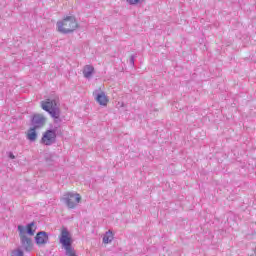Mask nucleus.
I'll return each instance as SVG.
<instances>
[{"label": "nucleus", "mask_w": 256, "mask_h": 256, "mask_svg": "<svg viewBox=\"0 0 256 256\" xmlns=\"http://www.w3.org/2000/svg\"><path fill=\"white\" fill-rule=\"evenodd\" d=\"M40 107L43 111H46L50 117L54 120L55 125L62 123L61 108H59V100L48 98L40 102Z\"/></svg>", "instance_id": "f257e3e1"}, {"label": "nucleus", "mask_w": 256, "mask_h": 256, "mask_svg": "<svg viewBox=\"0 0 256 256\" xmlns=\"http://www.w3.org/2000/svg\"><path fill=\"white\" fill-rule=\"evenodd\" d=\"M59 243L62 245V249H65L66 256H77L75 248H73V238L71 232L67 227H63L59 236Z\"/></svg>", "instance_id": "f03ea898"}, {"label": "nucleus", "mask_w": 256, "mask_h": 256, "mask_svg": "<svg viewBox=\"0 0 256 256\" xmlns=\"http://www.w3.org/2000/svg\"><path fill=\"white\" fill-rule=\"evenodd\" d=\"M57 27L59 33L69 35V33H73L75 29L79 28V24L77 23V18H75V16H65L62 21L57 22Z\"/></svg>", "instance_id": "7ed1b4c3"}, {"label": "nucleus", "mask_w": 256, "mask_h": 256, "mask_svg": "<svg viewBox=\"0 0 256 256\" xmlns=\"http://www.w3.org/2000/svg\"><path fill=\"white\" fill-rule=\"evenodd\" d=\"M50 129L46 130L42 138L40 140V143L42 145H46L47 147H50V145H54V143H57V135H63V132L59 129V126L50 125Z\"/></svg>", "instance_id": "20e7f679"}, {"label": "nucleus", "mask_w": 256, "mask_h": 256, "mask_svg": "<svg viewBox=\"0 0 256 256\" xmlns=\"http://www.w3.org/2000/svg\"><path fill=\"white\" fill-rule=\"evenodd\" d=\"M18 232L20 237V243L24 251L31 253L33 251V240L25 235V227L23 225H18Z\"/></svg>", "instance_id": "39448f33"}, {"label": "nucleus", "mask_w": 256, "mask_h": 256, "mask_svg": "<svg viewBox=\"0 0 256 256\" xmlns=\"http://www.w3.org/2000/svg\"><path fill=\"white\" fill-rule=\"evenodd\" d=\"M63 201L68 209H75V207H77V203H81V195L69 192L64 195Z\"/></svg>", "instance_id": "423d86ee"}, {"label": "nucleus", "mask_w": 256, "mask_h": 256, "mask_svg": "<svg viewBox=\"0 0 256 256\" xmlns=\"http://www.w3.org/2000/svg\"><path fill=\"white\" fill-rule=\"evenodd\" d=\"M47 123V117H44L43 114H34L31 118V125L35 129H41V127H45Z\"/></svg>", "instance_id": "0eeeda50"}, {"label": "nucleus", "mask_w": 256, "mask_h": 256, "mask_svg": "<svg viewBox=\"0 0 256 256\" xmlns=\"http://www.w3.org/2000/svg\"><path fill=\"white\" fill-rule=\"evenodd\" d=\"M35 243L36 245H47L49 243V233L45 231L37 232L35 236Z\"/></svg>", "instance_id": "6e6552de"}, {"label": "nucleus", "mask_w": 256, "mask_h": 256, "mask_svg": "<svg viewBox=\"0 0 256 256\" xmlns=\"http://www.w3.org/2000/svg\"><path fill=\"white\" fill-rule=\"evenodd\" d=\"M95 101L102 107H107V103H109V98L105 95V92L96 90L94 92Z\"/></svg>", "instance_id": "1a4fd4ad"}, {"label": "nucleus", "mask_w": 256, "mask_h": 256, "mask_svg": "<svg viewBox=\"0 0 256 256\" xmlns=\"http://www.w3.org/2000/svg\"><path fill=\"white\" fill-rule=\"evenodd\" d=\"M35 231H37V223H35V221L28 223L24 228V234L26 233L30 237L35 235Z\"/></svg>", "instance_id": "9d476101"}, {"label": "nucleus", "mask_w": 256, "mask_h": 256, "mask_svg": "<svg viewBox=\"0 0 256 256\" xmlns=\"http://www.w3.org/2000/svg\"><path fill=\"white\" fill-rule=\"evenodd\" d=\"M93 73H95V67H93V65L84 66L83 75L86 79H90Z\"/></svg>", "instance_id": "9b49d317"}, {"label": "nucleus", "mask_w": 256, "mask_h": 256, "mask_svg": "<svg viewBox=\"0 0 256 256\" xmlns=\"http://www.w3.org/2000/svg\"><path fill=\"white\" fill-rule=\"evenodd\" d=\"M27 139L28 141H31V143H34V141H37V128L31 127L28 130Z\"/></svg>", "instance_id": "f8f14e48"}, {"label": "nucleus", "mask_w": 256, "mask_h": 256, "mask_svg": "<svg viewBox=\"0 0 256 256\" xmlns=\"http://www.w3.org/2000/svg\"><path fill=\"white\" fill-rule=\"evenodd\" d=\"M59 159V156H57V154H49L48 156H46L45 161L47 163V165H55V163H57V160Z\"/></svg>", "instance_id": "ddd939ff"}, {"label": "nucleus", "mask_w": 256, "mask_h": 256, "mask_svg": "<svg viewBox=\"0 0 256 256\" xmlns=\"http://www.w3.org/2000/svg\"><path fill=\"white\" fill-rule=\"evenodd\" d=\"M113 241V232L108 231L106 234L103 236V243L108 244Z\"/></svg>", "instance_id": "4468645a"}, {"label": "nucleus", "mask_w": 256, "mask_h": 256, "mask_svg": "<svg viewBox=\"0 0 256 256\" xmlns=\"http://www.w3.org/2000/svg\"><path fill=\"white\" fill-rule=\"evenodd\" d=\"M11 256H25V253L20 248H17L11 252Z\"/></svg>", "instance_id": "2eb2a0df"}, {"label": "nucleus", "mask_w": 256, "mask_h": 256, "mask_svg": "<svg viewBox=\"0 0 256 256\" xmlns=\"http://www.w3.org/2000/svg\"><path fill=\"white\" fill-rule=\"evenodd\" d=\"M145 0H126L128 5H141Z\"/></svg>", "instance_id": "dca6fc26"}, {"label": "nucleus", "mask_w": 256, "mask_h": 256, "mask_svg": "<svg viewBox=\"0 0 256 256\" xmlns=\"http://www.w3.org/2000/svg\"><path fill=\"white\" fill-rule=\"evenodd\" d=\"M135 55H131L130 56V59H129V64L132 66V67H135Z\"/></svg>", "instance_id": "f3484780"}, {"label": "nucleus", "mask_w": 256, "mask_h": 256, "mask_svg": "<svg viewBox=\"0 0 256 256\" xmlns=\"http://www.w3.org/2000/svg\"><path fill=\"white\" fill-rule=\"evenodd\" d=\"M9 159H15V154L13 152H8Z\"/></svg>", "instance_id": "a211bd4d"}, {"label": "nucleus", "mask_w": 256, "mask_h": 256, "mask_svg": "<svg viewBox=\"0 0 256 256\" xmlns=\"http://www.w3.org/2000/svg\"><path fill=\"white\" fill-rule=\"evenodd\" d=\"M251 256H256V248H255V251H254V255H251Z\"/></svg>", "instance_id": "6ab92c4d"}]
</instances>
